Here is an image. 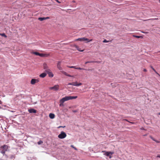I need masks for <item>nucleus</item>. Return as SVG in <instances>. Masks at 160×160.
<instances>
[{"label":"nucleus","mask_w":160,"mask_h":160,"mask_svg":"<svg viewBox=\"0 0 160 160\" xmlns=\"http://www.w3.org/2000/svg\"><path fill=\"white\" fill-rule=\"evenodd\" d=\"M77 96H66L65 97L62 98V99L60 100V106H63V103L66 101L69 100H71L74 99H76L77 98Z\"/></svg>","instance_id":"obj_1"},{"label":"nucleus","mask_w":160,"mask_h":160,"mask_svg":"<svg viewBox=\"0 0 160 160\" xmlns=\"http://www.w3.org/2000/svg\"><path fill=\"white\" fill-rule=\"evenodd\" d=\"M8 149V147L6 145H4L1 146L0 148V152L5 156V153L6 151H7Z\"/></svg>","instance_id":"obj_2"},{"label":"nucleus","mask_w":160,"mask_h":160,"mask_svg":"<svg viewBox=\"0 0 160 160\" xmlns=\"http://www.w3.org/2000/svg\"><path fill=\"white\" fill-rule=\"evenodd\" d=\"M66 136V133L62 131L61 132L60 134L58 135V137L59 138L63 139L65 138Z\"/></svg>","instance_id":"obj_3"},{"label":"nucleus","mask_w":160,"mask_h":160,"mask_svg":"<svg viewBox=\"0 0 160 160\" xmlns=\"http://www.w3.org/2000/svg\"><path fill=\"white\" fill-rule=\"evenodd\" d=\"M49 89L51 90H53L54 91H58L59 89V86L58 84L56 85L53 87H50Z\"/></svg>","instance_id":"obj_4"},{"label":"nucleus","mask_w":160,"mask_h":160,"mask_svg":"<svg viewBox=\"0 0 160 160\" xmlns=\"http://www.w3.org/2000/svg\"><path fill=\"white\" fill-rule=\"evenodd\" d=\"M82 84L81 83H78L77 82H72L69 83L68 85H72L73 86H79L82 85Z\"/></svg>","instance_id":"obj_5"},{"label":"nucleus","mask_w":160,"mask_h":160,"mask_svg":"<svg viewBox=\"0 0 160 160\" xmlns=\"http://www.w3.org/2000/svg\"><path fill=\"white\" fill-rule=\"evenodd\" d=\"M5 157L6 158L7 160H11L12 159L14 158V156L12 155L8 156L7 155L5 154Z\"/></svg>","instance_id":"obj_6"},{"label":"nucleus","mask_w":160,"mask_h":160,"mask_svg":"<svg viewBox=\"0 0 160 160\" xmlns=\"http://www.w3.org/2000/svg\"><path fill=\"white\" fill-rule=\"evenodd\" d=\"M102 152H104V155H106L107 156H109V158H111V155L113 153H112L110 152H106L105 151H102Z\"/></svg>","instance_id":"obj_7"},{"label":"nucleus","mask_w":160,"mask_h":160,"mask_svg":"<svg viewBox=\"0 0 160 160\" xmlns=\"http://www.w3.org/2000/svg\"><path fill=\"white\" fill-rule=\"evenodd\" d=\"M39 80L37 79H32L31 81V83L32 85L38 82Z\"/></svg>","instance_id":"obj_8"},{"label":"nucleus","mask_w":160,"mask_h":160,"mask_svg":"<svg viewBox=\"0 0 160 160\" xmlns=\"http://www.w3.org/2000/svg\"><path fill=\"white\" fill-rule=\"evenodd\" d=\"M28 112L30 113H36L37 112V111L33 108H31L28 109Z\"/></svg>","instance_id":"obj_9"},{"label":"nucleus","mask_w":160,"mask_h":160,"mask_svg":"<svg viewBox=\"0 0 160 160\" xmlns=\"http://www.w3.org/2000/svg\"><path fill=\"white\" fill-rule=\"evenodd\" d=\"M61 62L60 61H58L57 65V68L59 70H62V68L61 67Z\"/></svg>","instance_id":"obj_10"},{"label":"nucleus","mask_w":160,"mask_h":160,"mask_svg":"<svg viewBox=\"0 0 160 160\" xmlns=\"http://www.w3.org/2000/svg\"><path fill=\"white\" fill-rule=\"evenodd\" d=\"M47 75L45 72H43L39 75L40 77L42 78H44Z\"/></svg>","instance_id":"obj_11"},{"label":"nucleus","mask_w":160,"mask_h":160,"mask_svg":"<svg viewBox=\"0 0 160 160\" xmlns=\"http://www.w3.org/2000/svg\"><path fill=\"white\" fill-rule=\"evenodd\" d=\"M49 55L48 54L40 53V56L41 57H47Z\"/></svg>","instance_id":"obj_12"},{"label":"nucleus","mask_w":160,"mask_h":160,"mask_svg":"<svg viewBox=\"0 0 160 160\" xmlns=\"http://www.w3.org/2000/svg\"><path fill=\"white\" fill-rule=\"evenodd\" d=\"M49 117L51 119H53L55 117V115L52 113H50L49 114Z\"/></svg>","instance_id":"obj_13"},{"label":"nucleus","mask_w":160,"mask_h":160,"mask_svg":"<svg viewBox=\"0 0 160 160\" xmlns=\"http://www.w3.org/2000/svg\"><path fill=\"white\" fill-rule=\"evenodd\" d=\"M98 62L97 61H88L86 62H85V64H86L88 63H94V62Z\"/></svg>","instance_id":"obj_14"},{"label":"nucleus","mask_w":160,"mask_h":160,"mask_svg":"<svg viewBox=\"0 0 160 160\" xmlns=\"http://www.w3.org/2000/svg\"><path fill=\"white\" fill-rule=\"evenodd\" d=\"M43 69L45 70L48 68V66L46 64L44 63L43 65Z\"/></svg>","instance_id":"obj_15"},{"label":"nucleus","mask_w":160,"mask_h":160,"mask_svg":"<svg viewBox=\"0 0 160 160\" xmlns=\"http://www.w3.org/2000/svg\"><path fill=\"white\" fill-rule=\"evenodd\" d=\"M48 74L49 76L50 77L52 78L53 76V74L51 72L48 73Z\"/></svg>","instance_id":"obj_16"},{"label":"nucleus","mask_w":160,"mask_h":160,"mask_svg":"<svg viewBox=\"0 0 160 160\" xmlns=\"http://www.w3.org/2000/svg\"><path fill=\"white\" fill-rule=\"evenodd\" d=\"M38 19L40 21H42L45 20V17H40Z\"/></svg>","instance_id":"obj_17"},{"label":"nucleus","mask_w":160,"mask_h":160,"mask_svg":"<svg viewBox=\"0 0 160 160\" xmlns=\"http://www.w3.org/2000/svg\"><path fill=\"white\" fill-rule=\"evenodd\" d=\"M133 36L134 37L136 38H142V36H136L135 35H133Z\"/></svg>","instance_id":"obj_18"},{"label":"nucleus","mask_w":160,"mask_h":160,"mask_svg":"<svg viewBox=\"0 0 160 160\" xmlns=\"http://www.w3.org/2000/svg\"><path fill=\"white\" fill-rule=\"evenodd\" d=\"M33 53L34 54L36 55H38V56H40V53L37 52H33Z\"/></svg>","instance_id":"obj_19"},{"label":"nucleus","mask_w":160,"mask_h":160,"mask_svg":"<svg viewBox=\"0 0 160 160\" xmlns=\"http://www.w3.org/2000/svg\"><path fill=\"white\" fill-rule=\"evenodd\" d=\"M151 68L153 70V71L157 74L159 75V74L156 71V70L153 68L152 66H150Z\"/></svg>","instance_id":"obj_20"},{"label":"nucleus","mask_w":160,"mask_h":160,"mask_svg":"<svg viewBox=\"0 0 160 160\" xmlns=\"http://www.w3.org/2000/svg\"><path fill=\"white\" fill-rule=\"evenodd\" d=\"M0 35L6 38L7 37V36L4 33H0Z\"/></svg>","instance_id":"obj_21"},{"label":"nucleus","mask_w":160,"mask_h":160,"mask_svg":"<svg viewBox=\"0 0 160 160\" xmlns=\"http://www.w3.org/2000/svg\"><path fill=\"white\" fill-rule=\"evenodd\" d=\"M45 71L48 73H49V72H51L50 69H49L48 68L47 69H46Z\"/></svg>","instance_id":"obj_22"},{"label":"nucleus","mask_w":160,"mask_h":160,"mask_svg":"<svg viewBox=\"0 0 160 160\" xmlns=\"http://www.w3.org/2000/svg\"><path fill=\"white\" fill-rule=\"evenodd\" d=\"M76 41H83V38H78L76 40Z\"/></svg>","instance_id":"obj_23"},{"label":"nucleus","mask_w":160,"mask_h":160,"mask_svg":"<svg viewBox=\"0 0 160 160\" xmlns=\"http://www.w3.org/2000/svg\"><path fill=\"white\" fill-rule=\"evenodd\" d=\"M43 143V141L42 140H40L38 142V145H40Z\"/></svg>","instance_id":"obj_24"},{"label":"nucleus","mask_w":160,"mask_h":160,"mask_svg":"<svg viewBox=\"0 0 160 160\" xmlns=\"http://www.w3.org/2000/svg\"><path fill=\"white\" fill-rule=\"evenodd\" d=\"M83 41H88V42H89L88 40H89V39H88L87 38H83Z\"/></svg>","instance_id":"obj_25"},{"label":"nucleus","mask_w":160,"mask_h":160,"mask_svg":"<svg viewBox=\"0 0 160 160\" xmlns=\"http://www.w3.org/2000/svg\"><path fill=\"white\" fill-rule=\"evenodd\" d=\"M75 69H79V70H84L85 69L84 68H81L80 67L77 68H75Z\"/></svg>","instance_id":"obj_26"},{"label":"nucleus","mask_w":160,"mask_h":160,"mask_svg":"<svg viewBox=\"0 0 160 160\" xmlns=\"http://www.w3.org/2000/svg\"><path fill=\"white\" fill-rule=\"evenodd\" d=\"M150 137L151 139H152L153 140L156 142H158V141L155 140L154 138L151 136H150Z\"/></svg>","instance_id":"obj_27"},{"label":"nucleus","mask_w":160,"mask_h":160,"mask_svg":"<svg viewBox=\"0 0 160 160\" xmlns=\"http://www.w3.org/2000/svg\"><path fill=\"white\" fill-rule=\"evenodd\" d=\"M77 48L78 51L80 52H83L84 51V50H81L80 48H79L78 47H77Z\"/></svg>","instance_id":"obj_28"},{"label":"nucleus","mask_w":160,"mask_h":160,"mask_svg":"<svg viewBox=\"0 0 160 160\" xmlns=\"http://www.w3.org/2000/svg\"><path fill=\"white\" fill-rule=\"evenodd\" d=\"M109 42L106 39H104L103 41V42L104 43H107Z\"/></svg>","instance_id":"obj_29"},{"label":"nucleus","mask_w":160,"mask_h":160,"mask_svg":"<svg viewBox=\"0 0 160 160\" xmlns=\"http://www.w3.org/2000/svg\"><path fill=\"white\" fill-rule=\"evenodd\" d=\"M67 76L69 77H73V76H72L70 74H68L67 73Z\"/></svg>","instance_id":"obj_30"},{"label":"nucleus","mask_w":160,"mask_h":160,"mask_svg":"<svg viewBox=\"0 0 160 160\" xmlns=\"http://www.w3.org/2000/svg\"><path fill=\"white\" fill-rule=\"evenodd\" d=\"M62 73L63 74H64L65 75H66V76H67V73H67L66 72H64V71H62Z\"/></svg>","instance_id":"obj_31"},{"label":"nucleus","mask_w":160,"mask_h":160,"mask_svg":"<svg viewBox=\"0 0 160 160\" xmlns=\"http://www.w3.org/2000/svg\"><path fill=\"white\" fill-rule=\"evenodd\" d=\"M71 147H72V148H74L75 149V150H77V149H76V148H75V147L73 146V145H71Z\"/></svg>","instance_id":"obj_32"},{"label":"nucleus","mask_w":160,"mask_h":160,"mask_svg":"<svg viewBox=\"0 0 160 160\" xmlns=\"http://www.w3.org/2000/svg\"><path fill=\"white\" fill-rule=\"evenodd\" d=\"M69 67L70 68H76L75 66H74Z\"/></svg>","instance_id":"obj_33"},{"label":"nucleus","mask_w":160,"mask_h":160,"mask_svg":"<svg viewBox=\"0 0 160 160\" xmlns=\"http://www.w3.org/2000/svg\"><path fill=\"white\" fill-rule=\"evenodd\" d=\"M27 158L28 160H32V158L30 157H28Z\"/></svg>","instance_id":"obj_34"},{"label":"nucleus","mask_w":160,"mask_h":160,"mask_svg":"<svg viewBox=\"0 0 160 160\" xmlns=\"http://www.w3.org/2000/svg\"><path fill=\"white\" fill-rule=\"evenodd\" d=\"M65 127V126H59L58 128H64Z\"/></svg>","instance_id":"obj_35"},{"label":"nucleus","mask_w":160,"mask_h":160,"mask_svg":"<svg viewBox=\"0 0 160 160\" xmlns=\"http://www.w3.org/2000/svg\"><path fill=\"white\" fill-rule=\"evenodd\" d=\"M143 70L144 72H146L147 71V70L146 69H144Z\"/></svg>","instance_id":"obj_36"},{"label":"nucleus","mask_w":160,"mask_h":160,"mask_svg":"<svg viewBox=\"0 0 160 160\" xmlns=\"http://www.w3.org/2000/svg\"><path fill=\"white\" fill-rule=\"evenodd\" d=\"M55 1L58 2L60 3V2L58 1V0H55Z\"/></svg>","instance_id":"obj_37"},{"label":"nucleus","mask_w":160,"mask_h":160,"mask_svg":"<svg viewBox=\"0 0 160 160\" xmlns=\"http://www.w3.org/2000/svg\"><path fill=\"white\" fill-rule=\"evenodd\" d=\"M49 18H50L49 17H47L45 18V20L48 19H49Z\"/></svg>","instance_id":"obj_38"},{"label":"nucleus","mask_w":160,"mask_h":160,"mask_svg":"<svg viewBox=\"0 0 160 160\" xmlns=\"http://www.w3.org/2000/svg\"><path fill=\"white\" fill-rule=\"evenodd\" d=\"M92 39H91L90 40H88V42H90L92 41Z\"/></svg>","instance_id":"obj_39"},{"label":"nucleus","mask_w":160,"mask_h":160,"mask_svg":"<svg viewBox=\"0 0 160 160\" xmlns=\"http://www.w3.org/2000/svg\"><path fill=\"white\" fill-rule=\"evenodd\" d=\"M141 130H145V129L143 128H141Z\"/></svg>","instance_id":"obj_40"},{"label":"nucleus","mask_w":160,"mask_h":160,"mask_svg":"<svg viewBox=\"0 0 160 160\" xmlns=\"http://www.w3.org/2000/svg\"><path fill=\"white\" fill-rule=\"evenodd\" d=\"M157 157H159L160 158V155L157 156Z\"/></svg>","instance_id":"obj_41"},{"label":"nucleus","mask_w":160,"mask_h":160,"mask_svg":"<svg viewBox=\"0 0 160 160\" xmlns=\"http://www.w3.org/2000/svg\"><path fill=\"white\" fill-rule=\"evenodd\" d=\"M72 2H75V1H72Z\"/></svg>","instance_id":"obj_42"},{"label":"nucleus","mask_w":160,"mask_h":160,"mask_svg":"<svg viewBox=\"0 0 160 160\" xmlns=\"http://www.w3.org/2000/svg\"><path fill=\"white\" fill-rule=\"evenodd\" d=\"M146 135H147V134H145V135H144V136H146Z\"/></svg>","instance_id":"obj_43"},{"label":"nucleus","mask_w":160,"mask_h":160,"mask_svg":"<svg viewBox=\"0 0 160 160\" xmlns=\"http://www.w3.org/2000/svg\"><path fill=\"white\" fill-rule=\"evenodd\" d=\"M74 112H76V111H74Z\"/></svg>","instance_id":"obj_44"},{"label":"nucleus","mask_w":160,"mask_h":160,"mask_svg":"<svg viewBox=\"0 0 160 160\" xmlns=\"http://www.w3.org/2000/svg\"><path fill=\"white\" fill-rule=\"evenodd\" d=\"M158 114L160 115V112Z\"/></svg>","instance_id":"obj_45"},{"label":"nucleus","mask_w":160,"mask_h":160,"mask_svg":"<svg viewBox=\"0 0 160 160\" xmlns=\"http://www.w3.org/2000/svg\"><path fill=\"white\" fill-rule=\"evenodd\" d=\"M159 2H160V0H159Z\"/></svg>","instance_id":"obj_46"}]
</instances>
